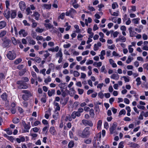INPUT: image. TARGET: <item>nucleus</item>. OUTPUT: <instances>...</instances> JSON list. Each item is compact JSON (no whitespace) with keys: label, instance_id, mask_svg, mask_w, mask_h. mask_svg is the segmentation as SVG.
<instances>
[{"label":"nucleus","instance_id":"f3484780","mask_svg":"<svg viewBox=\"0 0 148 148\" xmlns=\"http://www.w3.org/2000/svg\"><path fill=\"white\" fill-rule=\"evenodd\" d=\"M49 131L53 135H54L56 133V131L53 126L51 127L49 129Z\"/></svg>","mask_w":148,"mask_h":148},{"label":"nucleus","instance_id":"ddd939ff","mask_svg":"<svg viewBox=\"0 0 148 148\" xmlns=\"http://www.w3.org/2000/svg\"><path fill=\"white\" fill-rule=\"evenodd\" d=\"M12 43L14 45H16L18 43L20 42V41L19 40H16V38L14 37H12L11 38Z\"/></svg>","mask_w":148,"mask_h":148},{"label":"nucleus","instance_id":"5fc2aeb1","mask_svg":"<svg viewBox=\"0 0 148 148\" xmlns=\"http://www.w3.org/2000/svg\"><path fill=\"white\" fill-rule=\"evenodd\" d=\"M26 11L27 12V15H29L30 13H32V12L30 10V8H28L26 9Z\"/></svg>","mask_w":148,"mask_h":148},{"label":"nucleus","instance_id":"9b49d317","mask_svg":"<svg viewBox=\"0 0 148 148\" xmlns=\"http://www.w3.org/2000/svg\"><path fill=\"white\" fill-rule=\"evenodd\" d=\"M110 77L111 79L117 80L119 79V75L117 73H114L111 75Z\"/></svg>","mask_w":148,"mask_h":148},{"label":"nucleus","instance_id":"7c9ffc66","mask_svg":"<svg viewBox=\"0 0 148 148\" xmlns=\"http://www.w3.org/2000/svg\"><path fill=\"white\" fill-rule=\"evenodd\" d=\"M30 39L28 40V42L29 44L32 45H34L36 44V42L35 41L33 40L30 37H29Z\"/></svg>","mask_w":148,"mask_h":148},{"label":"nucleus","instance_id":"a211bd4d","mask_svg":"<svg viewBox=\"0 0 148 148\" xmlns=\"http://www.w3.org/2000/svg\"><path fill=\"white\" fill-rule=\"evenodd\" d=\"M16 15V12L15 10H12L11 12L10 17L12 18H14Z\"/></svg>","mask_w":148,"mask_h":148},{"label":"nucleus","instance_id":"393cba45","mask_svg":"<svg viewBox=\"0 0 148 148\" xmlns=\"http://www.w3.org/2000/svg\"><path fill=\"white\" fill-rule=\"evenodd\" d=\"M31 96L25 94H23L22 96V98L24 100L26 101L27 100L28 98Z\"/></svg>","mask_w":148,"mask_h":148},{"label":"nucleus","instance_id":"3c124183","mask_svg":"<svg viewBox=\"0 0 148 148\" xmlns=\"http://www.w3.org/2000/svg\"><path fill=\"white\" fill-rule=\"evenodd\" d=\"M123 144V142L121 141L120 142L119 144L118 148H123L124 147Z\"/></svg>","mask_w":148,"mask_h":148},{"label":"nucleus","instance_id":"37998d69","mask_svg":"<svg viewBox=\"0 0 148 148\" xmlns=\"http://www.w3.org/2000/svg\"><path fill=\"white\" fill-rule=\"evenodd\" d=\"M144 113V111H142V112L140 113V114L139 116L138 119L140 120H143V114Z\"/></svg>","mask_w":148,"mask_h":148},{"label":"nucleus","instance_id":"f8f14e48","mask_svg":"<svg viewBox=\"0 0 148 148\" xmlns=\"http://www.w3.org/2000/svg\"><path fill=\"white\" fill-rule=\"evenodd\" d=\"M66 83H61L59 84V86L61 90H63L64 89L66 88Z\"/></svg>","mask_w":148,"mask_h":148},{"label":"nucleus","instance_id":"423d86ee","mask_svg":"<svg viewBox=\"0 0 148 148\" xmlns=\"http://www.w3.org/2000/svg\"><path fill=\"white\" fill-rule=\"evenodd\" d=\"M82 123L85 126L88 125L92 127L93 125L92 122L90 120L83 119L82 120Z\"/></svg>","mask_w":148,"mask_h":148},{"label":"nucleus","instance_id":"cd10ccee","mask_svg":"<svg viewBox=\"0 0 148 148\" xmlns=\"http://www.w3.org/2000/svg\"><path fill=\"white\" fill-rule=\"evenodd\" d=\"M62 54L61 50H60L56 54V57L62 58Z\"/></svg>","mask_w":148,"mask_h":148},{"label":"nucleus","instance_id":"2eb2a0df","mask_svg":"<svg viewBox=\"0 0 148 148\" xmlns=\"http://www.w3.org/2000/svg\"><path fill=\"white\" fill-rule=\"evenodd\" d=\"M55 90L54 89H52L49 90L48 92V95L49 97L51 96L55 93Z\"/></svg>","mask_w":148,"mask_h":148},{"label":"nucleus","instance_id":"ea45409f","mask_svg":"<svg viewBox=\"0 0 148 148\" xmlns=\"http://www.w3.org/2000/svg\"><path fill=\"white\" fill-rule=\"evenodd\" d=\"M22 60L21 58H19L16 59L14 62V63L15 64H17L21 62Z\"/></svg>","mask_w":148,"mask_h":148},{"label":"nucleus","instance_id":"4be33fe9","mask_svg":"<svg viewBox=\"0 0 148 148\" xmlns=\"http://www.w3.org/2000/svg\"><path fill=\"white\" fill-rule=\"evenodd\" d=\"M22 92L23 93H25V94L28 95L30 96H32V94L31 92L28 90H23Z\"/></svg>","mask_w":148,"mask_h":148},{"label":"nucleus","instance_id":"603ef678","mask_svg":"<svg viewBox=\"0 0 148 148\" xmlns=\"http://www.w3.org/2000/svg\"><path fill=\"white\" fill-rule=\"evenodd\" d=\"M126 113V111L124 109H123L122 110H121L119 113V115H121L122 114L125 115Z\"/></svg>","mask_w":148,"mask_h":148},{"label":"nucleus","instance_id":"4c0bfd02","mask_svg":"<svg viewBox=\"0 0 148 148\" xmlns=\"http://www.w3.org/2000/svg\"><path fill=\"white\" fill-rule=\"evenodd\" d=\"M19 121V119L18 118H15L13 120V122L15 124H17Z\"/></svg>","mask_w":148,"mask_h":148},{"label":"nucleus","instance_id":"49530a36","mask_svg":"<svg viewBox=\"0 0 148 148\" xmlns=\"http://www.w3.org/2000/svg\"><path fill=\"white\" fill-rule=\"evenodd\" d=\"M45 26L46 27H48L49 29H50L52 28L53 26L50 23H47L45 24Z\"/></svg>","mask_w":148,"mask_h":148},{"label":"nucleus","instance_id":"e433bc0d","mask_svg":"<svg viewBox=\"0 0 148 148\" xmlns=\"http://www.w3.org/2000/svg\"><path fill=\"white\" fill-rule=\"evenodd\" d=\"M69 11L71 13V15L74 14L76 13L75 10L73 8H71Z\"/></svg>","mask_w":148,"mask_h":148},{"label":"nucleus","instance_id":"dca6fc26","mask_svg":"<svg viewBox=\"0 0 148 148\" xmlns=\"http://www.w3.org/2000/svg\"><path fill=\"white\" fill-rule=\"evenodd\" d=\"M11 12L10 11H6L4 14V16L8 19L10 16Z\"/></svg>","mask_w":148,"mask_h":148},{"label":"nucleus","instance_id":"8fccbe9b","mask_svg":"<svg viewBox=\"0 0 148 148\" xmlns=\"http://www.w3.org/2000/svg\"><path fill=\"white\" fill-rule=\"evenodd\" d=\"M84 142L86 144H90L91 142V140L90 139H85L84 140Z\"/></svg>","mask_w":148,"mask_h":148},{"label":"nucleus","instance_id":"5701e85b","mask_svg":"<svg viewBox=\"0 0 148 148\" xmlns=\"http://www.w3.org/2000/svg\"><path fill=\"white\" fill-rule=\"evenodd\" d=\"M5 131H6L8 134L9 135H11L12 134V131L10 130V128H8L4 130Z\"/></svg>","mask_w":148,"mask_h":148},{"label":"nucleus","instance_id":"69168bd1","mask_svg":"<svg viewBox=\"0 0 148 148\" xmlns=\"http://www.w3.org/2000/svg\"><path fill=\"white\" fill-rule=\"evenodd\" d=\"M23 23H24V25L25 26H30V24L29 23H28L27 22V21L26 20H23Z\"/></svg>","mask_w":148,"mask_h":148},{"label":"nucleus","instance_id":"72a5a7b5","mask_svg":"<svg viewBox=\"0 0 148 148\" xmlns=\"http://www.w3.org/2000/svg\"><path fill=\"white\" fill-rule=\"evenodd\" d=\"M43 6L46 9H50L51 8V5L50 4H45L43 5Z\"/></svg>","mask_w":148,"mask_h":148},{"label":"nucleus","instance_id":"bf43d9fd","mask_svg":"<svg viewBox=\"0 0 148 148\" xmlns=\"http://www.w3.org/2000/svg\"><path fill=\"white\" fill-rule=\"evenodd\" d=\"M119 34V32L117 31H116L113 33L112 35L114 38L116 37L117 36L118 34Z\"/></svg>","mask_w":148,"mask_h":148},{"label":"nucleus","instance_id":"58836bf2","mask_svg":"<svg viewBox=\"0 0 148 148\" xmlns=\"http://www.w3.org/2000/svg\"><path fill=\"white\" fill-rule=\"evenodd\" d=\"M35 61L38 63H39L41 62V59L39 57H36L35 58Z\"/></svg>","mask_w":148,"mask_h":148},{"label":"nucleus","instance_id":"a18cd8bd","mask_svg":"<svg viewBox=\"0 0 148 148\" xmlns=\"http://www.w3.org/2000/svg\"><path fill=\"white\" fill-rule=\"evenodd\" d=\"M90 115L93 117L95 115L94 110L93 109L91 108L90 110Z\"/></svg>","mask_w":148,"mask_h":148},{"label":"nucleus","instance_id":"f257e3e1","mask_svg":"<svg viewBox=\"0 0 148 148\" xmlns=\"http://www.w3.org/2000/svg\"><path fill=\"white\" fill-rule=\"evenodd\" d=\"M29 79L28 78L24 77L22 78V80L18 81L16 82V84L19 85L17 88L19 89H26L28 88V85L25 82H27Z\"/></svg>","mask_w":148,"mask_h":148},{"label":"nucleus","instance_id":"20e7f679","mask_svg":"<svg viewBox=\"0 0 148 148\" xmlns=\"http://www.w3.org/2000/svg\"><path fill=\"white\" fill-rule=\"evenodd\" d=\"M8 58L10 60H13L16 57V54L14 52L12 53L11 51L8 52L7 55Z\"/></svg>","mask_w":148,"mask_h":148},{"label":"nucleus","instance_id":"f704fd0d","mask_svg":"<svg viewBox=\"0 0 148 148\" xmlns=\"http://www.w3.org/2000/svg\"><path fill=\"white\" fill-rule=\"evenodd\" d=\"M35 21L33 19L32 20V27L33 28H35L37 25V23L35 22Z\"/></svg>","mask_w":148,"mask_h":148},{"label":"nucleus","instance_id":"de8ad7c7","mask_svg":"<svg viewBox=\"0 0 148 148\" xmlns=\"http://www.w3.org/2000/svg\"><path fill=\"white\" fill-rule=\"evenodd\" d=\"M44 30L43 29L40 28L39 27H37L36 29V32L40 33L42 32Z\"/></svg>","mask_w":148,"mask_h":148},{"label":"nucleus","instance_id":"412c9836","mask_svg":"<svg viewBox=\"0 0 148 148\" xmlns=\"http://www.w3.org/2000/svg\"><path fill=\"white\" fill-rule=\"evenodd\" d=\"M54 105L56 106L55 108V111H60V108L59 106V104L57 102H54Z\"/></svg>","mask_w":148,"mask_h":148},{"label":"nucleus","instance_id":"052dcab7","mask_svg":"<svg viewBox=\"0 0 148 148\" xmlns=\"http://www.w3.org/2000/svg\"><path fill=\"white\" fill-rule=\"evenodd\" d=\"M116 5L118 7V5L116 3H114L112 4V8L113 9H115L116 8Z\"/></svg>","mask_w":148,"mask_h":148},{"label":"nucleus","instance_id":"79ce46f5","mask_svg":"<svg viewBox=\"0 0 148 148\" xmlns=\"http://www.w3.org/2000/svg\"><path fill=\"white\" fill-rule=\"evenodd\" d=\"M51 78L49 76H48L47 78L45 79L44 82L45 83L47 84L48 82H50L51 81Z\"/></svg>","mask_w":148,"mask_h":148},{"label":"nucleus","instance_id":"13d9d810","mask_svg":"<svg viewBox=\"0 0 148 148\" xmlns=\"http://www.w3.org/2000/svg\"><path fill=\"white\" fill-rule=\"evenodd\" d=\"M44 39L43 37L41 36H38L36 38V39L37 40H43Z\"/></svg>","mask_w":148,"mask_h":148},{"label":"nucleus","instance_id":"c85d7f7f","mask_svg":"<svg viewBox=\"0 0 148 148\" xmlns=\"http://www.w3.org/2000/svg\"><path fill=\"white\" fill-rule=\"evenodd\" d=\"M65 120L66 121H71L72 120V119L70 115H68L66 116Z\"/></svg>","mask_w":148,"mask_h":148},{"label":"nucleus","instance_id":"2f4dec72","mask_svg":"<svg viewBox=\"0 0 148 148\" xmlns=\"http://www.w3.org/2000/svg\"><path fill=\"white\" fill-rule=\"evenodd\" d=\"M45 52L46 53L44 54V55L45 57V58H44V59H47L50 55V53L48 52L47 50L45 51Z\"/></svg>","mask_w":148,"mask_h":148},{"label":"nucleus","instance_id":"a878e982","mask_svg":"<svg viewBox=\"0 0 148 148\" xmlns=\"http://www.w3.org/2000/svg\"><path fill=\"white\" fill-rule=\"evenodd\" d=\"M119 37L121 42H124L126 41V38L124 36L121 35L119 36Z\"/></svg>","mask_w":148,"mask_h":148},{"label":"nucleus","instance_id":"4468645a","mask_svg":"<svg viewBox=\"0 0 148 148\" xmlns=\"http://www.w3.org/2000/svg\"><path fill=\"white\" fill-rule=\"evenodd\" d=\"M1 97L2 100L4 101H6L7 100L8 95L6 92L3 93Z\"/></svg>","mask_w":148,"mask_h":148},{"label":"nucleus","instance_id":"1a4fd4ad","mask_svg":"<svg viewBox=\"0 0 148 148\" xmlns=\"http://www.w3.org/2000/svg\"><path fill=\"white\" fill-rule=\"evenodd\" d=\"M18 34L20 36H21L22 35L23 37H25L27 36V33L24 29H21L18 32Z\"/></svg>","mask_w":148,"mask_h":148},{"label":"nucleus","instance_id":"09e8293b","mask_svg":"<svg viewBox=\"0 0 148 148\" xmlns=\"http://www.w3.org/2000/svg\"><path fill=\"white\" fill-rule=\"evenodd\" d=\"M132 47V45H129L128 46V50L129 52L130 53H132L134 50V49L133 48H131Z\"/></svg>","mask_w":148,"mask_h":148},{"label":"nucleus","instance_id":"864d4df0","mask_svg":"<svg viewBox=\"0 0 148 148\" xmlns=\"http://www.w3.org/2000/svg\"><path fill=\"white\" fill-rule=\"evenodd\" d=\"M138 19L137 18H134L132 20V21L135 24H138Z\"/></svg>","mask_w":148,"mask_h":148},{"label":"nucleus","instance_id":"6ab92c4d","mask_svg":"<svg viewBox=\"0 0 148 148\" xmlns=\"http://www.w3.org/2000/svg\"><path fill=\"white\" fill-rule=\"evenodd\" d=\"M6 25V22L3 21L0 22V29L5 27Z\"/></svg>","mask_w":148,"mask_h":148},{"label":"nucleus","instance_id":"f03ea898","mask_svg":"<svg viewBox=\"0 0 148 148\" xmlns=\"http://www.w3.org/2000/svg\"><path fill=\"white\" fill-rule=\"evenodd\" d=\"M90 128L88 127H86L83 131L78 130L77 132V134L79 136L82 138H85L88 137L90 134L89 131Z\"/></svg>","mask_w":148,"mask_h":148},{"label":"nucleus","instance_id":"9d476101","mask_svg":"<svg viewBox=\"0 0 148 148\" xmlns=\"http://www.w3.org/2000/svg\"><path fill=\"white\" fill-rule=\"evenodd\" d=\"M128 30L129 31L130 37H133L135 36V35L137 34V33L136 32L132 30V27H130L129 28Z\"/></svg>","mask_w":148,"mask_h":148},{"label":"nucleus","instance_id":"6e6d98bb","mask_svg":"<svg viewBox=\"0 0 148 148\" xmlns=\"http://www.w3.org/2000/svg\"><path fill=\"white\" fill-rule=\"evenodd\" d=\"M10 111L12 114H14L16 112V109L15 108H11Z\"/></svg>","mask_w":148,"mask_h":148},{"label":"nucleus","instance_id":"4d7b16f0","mask_svg":"<svg viewBox=\"0 0 148 148\" xmlns=\"http://www.w3.org/2000/svg\"><path fill=\"white\" fill-rule=\"evenodd\" d=\"M65 14L64 12L62 13L59 16L58 18H61L62 19H63L65 16Z\"/></svg>","mask_w":148,"mask_h":148},{"label":"nucleus","instance_id":"338daca9","mask_svg":"<svg viewBox=\"0 0 148 148\" xmlns=\"http://www.w3.org/2000/svg\"><path fill=\"white\" fill-rule=\"evenodd\" d=\"M51 38L50 36H48L46 37L45 39H43V41H44L45 40H46L47 41H49V40H51Z\"/></svg>","mask_w":148,"mask_h":148},{"label":"nucleus","instance_id":"0e129e2a","mask_svg":"<svg viewBox=\"0 0 148 148\" xmlns=\"http://www.w3.org/2000/svg\"><path fill=\"white\" fill-rule=\"evenodd\" d=\"M71 46L70 43H68L67 44H64L63 45V47L64 48H68Z\"/></svg>","mask_w":148,"mask_h":148},{"label":"nucleus","instance_id":"6e6552de","mask_svg":"<svg viewBox=\"0 0 148 148\" xmlns=\"http://www.w3.org/2000/svg\"><path fill=\"white\" fill-rule=\"evenodd\" d=\"M117 126V123L116 122H114L110 128V133L112 134L114 132V131L116 129Z\"/></svg>","mask_w":148,"mask_h":148},{"label":"nucleus","instance_id":"e2e57ef3","mask_svg":"<svg viewBox=\"0 0 148 148\" xmlns=\"http://www.w3.org/2000/svg\"><path fill=\"white\" fill-rule=\"evenodd\" d=\"M83 37V36L82 34H79L77 36V38L79 40H82V38Z\"/></svg>","mask_w":148,"mask_h":148},{"label":"nucleus","instance_id":"7ed1b4c3","mask_svg":"<svg viewBox=\"0 0 148 148\" xmlns=\"http://www.w3.org/2000/svg\"><path fill=\"white\" fill-rule=\"evenodd\" d=\"M22 124L23 125L25 129L23 130V132L24 133L29 132V130L31 127V126L30 123L28 124H26L24 121H23L22 122Z\"/></svg>","mask_w":148,"mask_h":148},{"label":"nucleus","instance_id":"aec40b11","mask_svg":"<svg viewBox=\"0 0 148 148\" xmlns=\"http://www.w3.org/2000/svg\"><path fill=\"white\" fill-rule=\"evenodd\" d=\"M130 147L134 148H138L140 147V146L138 144L132 143H130Z\"/></svg>","mask_w":148,"mask_h":148},{"label":"nucleus","instance_id":"b1692460","mask_svg":"<svg viewBox=\"0 0 148 148\" xmlns=\"http://www.w3.org/2000/svg\"><path fill=\"white\" fill-rule=\"evenodd\" d=\"M33 15L35 16V19L37 20H38L39 18L40 17V16L38 12H34Z\"/></svg>","mask_w":148,"mask_h":148},{"label":"nucleus","instance_id":"0eeeda50","mask_svg":"<svg viewBox=\"0 0 148 148\" xmlns=\"http://www.w3.org/2000/svg\"><path fill=\"white\" fill-rule=\"evenodd\" d=\"M20 9L22 11H24L25 8L26 6L25 3L23 1H20L19 4Z\"/></svg>","mask_w":148,"mask_h":148},{"label":"nucleus","instance_id":"bb28decb","mask_svg":"<svg viewBox=\"0 0 148 148\" xmlns=\"http://www.w3.org/2000/svg\"><path fill=\"white\" fill-rule=\"evenodd\" d=\"M133 60V57H131L130 56H129L126 61V62L128 64H129Z\"/></svg>","mask_w":148,"mask_h":148},{"label":"nucleus","instance_id":"c756f323","mask_svg":"<svg viewBox=\"0 0 148 148\" xmlns=\"http://www.w3.org/2000/svg\"><path fill=\"white\" fill-rule=\"evenodd\" d=\"M136 81L137 82L136 85L138 86L141 84V82L140 81V77H137L136 79Z\"/></svg>","mask_w":148,"mask_h":148},{"label":"nucleus","instance_id":"39448f33","mask_svg":"<svg viewBox=\"0 0 148 148\" xmlns=\"http://www.w3.org/2000/svg\"><path fill=\"white\" fill-rule=\"evenodd\" d=\"M11 42L10 39H7L4 40L2 44V46L3 48H8L10 47Z\"/></svg>","mask_w":148,"mask_h":148},{"label":"nucleus","instance_id":"680f3d73","mask_svg":"<svg viewBox=\"0 0 148 148\" xmlns=\"http://www.w3.org/2000/svg\"><path fill=\"white\" fill-rule=\"evenodd\" d=\"M143 66L144 69L148 70V62L143 64Z\"/></svg>","mask_w":148,"mask_h":148},{"label":"nucleus","instance_id":"c03bdc74","mask_svg":"<svg viewBox=\"0 0 148 148\" xmlns=\"http://www.w3.org/2000/svg\"><path fill=\"white\" fill-rule=\"evenodd\" d=\"M79 104V103L78 101H75L73 104V107L75 108V109H76L78 107V105Z\"/></svg>","mask_w":148,"mask_h":148},{"label":"nucleus","instance_id":"473e14b6","mask_svg":"<svg viewBox=\"0 0 148 148\" xmlns=\"http://www.w3.org/2000/svg\"><path fill=\"white\" fill-rule=\"evenodd\" d=\"M6 33V32L5 30H3L1 31L0 32V37H2L4 36Z\"/></svg>","mask_w":148,"mask_h":148},{"label":"nucleus","instance_id":"774afa93","mask_svg":"<svg viewBox=\"0 0 148 148\" xmlns=\"http://www.w3.org/2000/svg\"><path fill=\"white\" fill-rule=\"evenodd\" d=\"M144 40H146L148 38V36L147 35L145 34H144L142 36Z\"/></svg>","mask_w":148,"mask_h":148},{"label":"nucleus","instance_id":"a19ab883","mask_svg":"<svg viewBox=\"0 0 148 148\" xmlns=\"http://www.w3.org/2000/svg\"><path fill=\"white\" fill-rule=\"evenodd\" d=\"M80 75V73L77 71H74L73 72V75L75 77H78Z\"/></svg>","mask_w":148,"mask_h":148},{"label":"nucleus","instance_id":"c9c22d12","mask_svg":"<svg viewBox=\"0 0 148 148\" xmlns=\"http://www.w3.org/2000/svg\"><path fill=\"white\" fill-rule=\"evenodd\" d=\"M74 143L73 141H71L68 144V147L69 148H71L74 145Z\"/></svg>","mask_w":148,"mask_h":148}]
</instances>
